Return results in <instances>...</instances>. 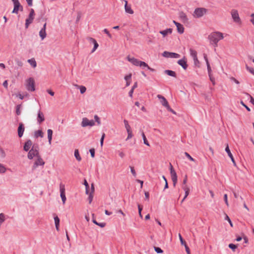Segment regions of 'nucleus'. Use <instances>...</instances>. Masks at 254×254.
Listing matches in <instances>:
<instances>
[{
  "instance_id": "f257e3e1",
  "label": "nucleus",
  "mask_w": 254,
  "mask_h": 254,
  "mask_svg": "<svg viewBox=\"0 0 254 254\" xmlns=\"http://www.w3.org/2000/svg\"><path fill=\"white\" fill-rule=\"evenodd\" d=\"M223 38V33L220 32H213L208 36V39L212 44H214V47H217V43Z\"/></svg>"
},
{
  "instance_id": "f03ea898",
  "label": "nucleus",
  "mask_w": 254,
  "mask_h": 254,
  "mask_svg": "<svg viewBox=\"0 0 254 254\" xmlns=\"http://www.w3.org/2000/svg\"><path fill=\"white\" fill-rule=\"evenodd\" d=\"M207 9L203 7H197L194 9L193 16L195 18H200L206 13Z\"/></svg>"
},
{
  "instance_id": "7ed1b4c3",
  "label": "nucleus",
  "mask_w": 254,
  "mask_h": 254,
  "mask_svg": "<svg viewBox=\"0 0 254 254\" xmlns=\"http://www.w3.org/2000/svg\"><path fill=\"white\" fill-rule=\"evenodd\" d=\"M39 155L38 151V146L33 145L32 148L29 150L28 153V158L29 159H32L34 157H37Z\"/></svg>"
},
{
  "instance_id": "20e7f679",
  "label": "nucleus",
  "mask_w": 254,
  "mask_h": 254,
  "mask_svg": "<svg viewBox=\"0 0 254 254\" xmlns=\"http://www.w3.org/2000/svg\"><path fill=\"white\" fill-rule=\"evenodd\" d=\"M26 88L28 91L31 92L35 90V82L33 78L30 77L26 80Z\"/></svg>"
},
{
  "instance_id": "39448f33",
  "label": "nucleus",
  "mask_w": 254,
  "mask_h": 254,
  "mask_svg": "<svg viewBox=\"0 0 254 254\" xmlns=\"http://www.w3.org/2000/svg\"><path fill=\"white\" fill-rule=\"evenodd\" d=\"M13 3V9L12 13L17 14L18 11H23V6L21 5L18 0H11Z\"/></svg>"
},
{
  "instance_id": "423d86ee",
  "label": "nucleus",
  "mask_w": 254,
  "mask_h": 254,
  "mask_svg": "<svg viewBox=\"0 0 254 254\" xmlns=\"http://www.w3.org/2000/svg\"><path fill=\"white\" fill-rule=\"evenodd\" d=\"M35 12L33 8L30 10V13L28 17L25 20V28H27L29 25L33 22L34 18Z\"/></svg>"
},
{
  "instance_id": "0eeeda50",
  "label": "nucleus",
  "mask_w": 254,
  "mask_h": 254,
  "mask_svg": "<svg viewBox=\"0 0 254 254\" xmlns=\"http://www.w3.org/2000/svg\"><path fill=\"white\" fill-rule=\"evenodd\" d=\"M170 170L173 186L174 187H175L177 182V175L171 163H170Z\"/></svg>"
},
{
  "instance_id": "6e6552de",
  "label": "nucleus",
  "mask_w": 254,
  "mask_h": 254,
  "mask_svg": "<svg viewBox=\"0 0 254 254\" xmlns=\"http://www.w3.org/2000/svg\"><path fill=\"white\" fill-rule=\"evenodd\" d=\"M162 56L165 58H179L180 57V55L177 53L169 52L168 51H164L162 54Z\"/></svg>"
},
{
  "instance_id": "1a4fd4ad",
  "label": "nucleus",
  "mask_w": 254,
  "mask_h": 254,
  "mask_svg": "<svg viewBox=\"0 0 254 254\" xmlns=\"http://www.w3.org/2000/svg\"><path fill=\"white\" fill-rule=\"evenodd\" d=\"M95 125V122L93 120H89L86 118H84L82 119V121L81 122V126L83 127H86L87 126L92 127Z\"/></svg>"
},
{
  "instance_id": "9d476101",
  "label": "nucleus",
  "mask_w": 254,
  "mask_h": 254,
  "mask_svg": "<svg viewBox=\"0 0 254 254\" xmlns=\"http://www.w3.org/2000/svg\"><path fill=\"white\" fill-rule=\"evenodd\" d=\"M60 195L63 201V204L65 203L66 201V196L65 193V188L64 185L62 183H61L60 185Z\"/></svg>"
},
{
  "instance_id": "9b49d317",
  "label": "nucleus",
  "mask_w": 254,
  "mask_h": 254,
  "mask_svg": "<svg viewBox=\"0 0 254 254\" xmlns=\"http://www.w3.org/2000/svg\"><path fill=\"white\" fill-rule=\"evenodd\" d=\"M37 159L35 161L32 167V170H35L38 166L45 164V162L43 160L40 155L37 157Z\"/></svg>"
},
{
  "instance_id": "f8f14e48",
  "label": "nucleus",
  "mask_w": 254,
  "mask_h": 254,
  "mask_svg": "<svg viewBox=\"0 0 254 254\" xmlns=\"http://www.w3.org/2000/svg\"><path fill=\"white\" fill-rule=\"evenodd\" d=\"M231 15L234 22H239L241 20L237 10L232 9L231 11Z\"/></svg>"
},
{
  "instance_id": "ddd939ff",
  "label": "nucleus",
  "mask_w": 254,
  "mask_h": 254,
  "mask_svg": "<svg viewBox=\"0 0 254 254\" xmlns=\"http://www.w3.org/2000/svg\"><path fill=\"white\" fill-rule=\"evenodd\" d=\"M177 63L181 65L183 68L185 70L187 69L188 68V65L187 64V60L185 58V57H184V58L181 60H179Z\"/></svg>"
},
{
  "instance_id": "4468645a",
  "label": "nucleus",
  "mask_w": 254,
  "mask_h": 254,
  "mask_svg": "<svg viewBox=\"0 0 254 254\" xmlns=\"http://www.w3.org/2000/svg\"><path fill=\"white\" fill-rule=\"evenodd\" d=\"M24 130L25 127L24 124L22 123H20L17 129L18 135L19 137H21L23 136Z\"/></svg>"
},
{
  "instance_id": "2eb2a0df",
  "label": "nucleus",
  "mask_w": 254,
  "mask_h": 254,
  "mask_svg": "<svg viewBox=\"0 0 254 254\" xmlns=\"http://www.w3.org/2000/svg\"><path fill=\"white\" fill-rule=\"evenodd\" d=\"M157 97L161 100L160 102L163 106H164L166 108H167L169 106L168 101L164 97L159 94L157 95Z\"/></svg>"
},
{
  "instance_id": "dca6fc26",
  "label": "nucleus",
  "mask_w": 254,
  "mask_h": 254,
  "mask_svg": "<svg viewBox=\"0 0 254 254\" xmlns=\"http://www.w3.org/2000/svg\"><path fill=\"white\" fill-rule=\"evenodd\" d=\"M173 23L177 26V31L180 34H183L184 32V28L183 25L181 23L176 22L175 20H173Z\"/></svg>"
},
{
  "instance_id": "f3484780",
  "label": "nucleus",
  "mask_w": 254,
  "mask_h": 254,
  "mask_svg": "<svg viewBox=\"0 0 254 254\" xmlns=\"http://www.w3.org/2000/svg\"><path fill=\"white\" fill-rule=\"evenodd\" d=\"M179 17L183 23H186L189 22V19L186 13L183 11H180L179 12Z\"/></svg>"
},
{
  "instance_id": "a211bd4d",
  "label": "nucleus",
  "mask_w": 254,
  "mask_h": 254,
  "mask_svg": "<svg viewBox=\"0 0 254 254\" xmlns=\"http://www.w3.org/2000/svg\"><path fill=\"white\" fill-rule=\"evenodd\" d=\"M128 61L130 62L132 64L135 66H138L140 64V61L134 58H131L129 56L127 57Z\"/></svg>"
},
{
  "instance_id": "6ab92c4d",
  "label": "nucleus",
  "mask_w": 254,
  "mask_h": 254,
  "mask_svg": "<svg viewBox=\"0 0 254 254\" xmlns=\"http://www.w3.org/2000/svg\"><path fill=\"white\" fill-rule=\"evenodd\" d=\"M225 151L227 153L229 157L231 158V160L232 162H233L234 165L236 166V162L235 161V159L233 157L232 154L231 153V152L230 151L228 144H227L226 147L225 148Z\"/></svg>"
},
{
  "instance_id": "aec40b11",
  "label": "nucleus",
  "mask_w": 254,
  "mask_h": 254,
  "mask_svg": "<svg viewBox=\"0 0 254 254\" xmlns=\"http://www.w3.org/2000/svg\"><path fill=\"white\" fill-rule=\"evenodd\" d=\"M32 144V141L31 140L28 139V140H27L25 142L24 146H23L24 150L26 152L29 151Z\"/></svg>"
},
{
  "instance_id": "412c9836",
  "label": "nucleus",
  "mask_w": 254,
  "mask_h": 254,
  "mask_svg": "<svg viewBox=\"0 0 254 254\" xmlns=\"http://www.w3.org/2000/svg\"><path fill=\"white\" fill-rule=\"evenodd\" d=\"M44 121H45V118H44V114L42 112H41L40 111H39L38 113L37 122L39 124H41V123H42Z\"/></svg>"
},
{
  "instance_id": "4be33fe9",
  "label": "nucleus",
  "mask_w": 254,
  "mask_h": 254,
  "mask_svg": "<svg viewBox=\"0 0 254 254\" xmlns=\"http://www.w3.org/2000/svg\"><path fill=\"white\" fill-rule=\"evenodd\" d=\"M125 11L127 13H129V14H133V10L131 8L130 6H129L127 5V0H125Z\"/></svg>"
},
{
  "instance_id": "5701e85b",
  "label": "nucleus",
  "mask_w": 254,
  "mask_h": 254,
  "mask_svg": "<svg viewBox=\"0 0 254 254\" xmlns=\"http://www.w3.org/2000/svg\"><path fill=\"white\" fill-rule=\"evenodd\" d=\"M173 29L172 28H168L165 30L160 31L159 33L162 34L163 37H165L168 34H171Z\"/></svg>"
},
{
  "instance_id": "b1692460",
  "label": "nucleus",
  "mask_w": 254,
  "mask_h": 254,
  "mask_svg": "<svg viewBox=\"0 0 254 254\" xmlns=\"http://www.w3.org/2000/svg\"><path fill=\"white\" fill-rule=\"evenodd\" d=\"M54 220H55V226L56 230L57 231L59 230V226H60V220L58 216L56 215L54 217Z\"/></svg>"
},
{
  "instance_id": "393cba45",
  "label": "nucleus",
  "mask_w": 254,
  "mask_h": 254,
  "mask_svg": "<svg viewBox=\"0 0 254 254\" xmlns=\"http://www.w3.org/2000/svg\"><path fill=\"white\" fill-rule=\"evenodd\" d=\"M164 72L170 76H172L174 77H177V74L176 72L173 70L167 69L164 71Z\"/></svg>"
},
{
  "instance_id": "a878e982",
  "label": "nucleus",
  "mask_w": 254,
  "mask_h": 254,
  "mask_svg": "<svg viewBox=\"0 0 254 254\" xmlns=\"http://www.w3.org/2000/svg\"><path fill=\"white\" fill-rule=\"evenodd\" d=\"M48 141L50 144H51L52 139L53 130L51 129H48L47 130Z\"/></svg>"
},
{
  "instance_id": "bb28decb",
  "label": "nucleus",
  "mask_w": 254,
  "mask_h": 254,
  "mask_svg": "<svg viewBox=\"0 0 254 254\" xmlns=\"http://www.w3.org/2000/svg\"><path fill=\"white\" fill-rule=\"evenodd\" d=\"M47 34L46 32V30L44 29H41L39 32V36L41 37L42 40L45 39L46 37Z\"/></svg>"
},
{
  "instance_id": "cd10ccee",
  "label": "nucleus",
  "mask_w": 254,
  "mask_h": 254,
  "mask_svg": "<svg viewBox=\"0 0 254 254\" xmlns=\"http://www.w3.org/2000/svg\"><path fill=\"white\" fill-rule=\"evenodd\" d=\"M34 137L35 138H38V137H43V132L41 130H38L35 131L34 132Z\"/></svg>"
},
{
  "instance_id": "c85d7f7f",
  "label": "nucleus",
  "mask_w": 254,
  "mask_h": 254,
  "mask_svg": "<svg viewBox=\"0 0 254 254\" xmlns=\"http://www.w3.org/2000/svg\"><path fill=\"white\" fill-rule=\"evenodd\" d=\"M182 188L183 189L185 190V196H184V198H186L187 197V196H188V195L189 194V193H190V189L189 187H188L187 186H183L182 187Z\"/></svg>"
},
{
  "instance_id": "c756f323",
  "label": "nucleus",
  "mask_w": 254,
  "mask_h": 254,
  "mask_svg": "<svg viewBox=\"0 0 254 254\" xmlns=\"http://www.w3.org/2000/svg\"><path fill=\"white\" fill-rule=\"evenodd\" d=\"M190 56L192 57L193 59L197 58V52L194 50H193L192 49H190Z\"/></svg>"
},
{
  "instance_id": "7c9ffc66",
  "label": "nucleus",
  "mask_w": 254,
  "mask_h": 254,
  "mask_svg": "<svg viewBox=\"0 0 254 254\" xmlns=\"http://www.w3.org/2000/svg\"><path fill=\"white\" fill-rule=\"evenodd\" d=\"M28 62L33 67H35L36 66V65H37L36 62L34 58H32V59H29L28 60Z\"/></svg>"
},
{
  "instance_id": "2f4dec72",
  "label": "nucleus",
  "mask_w": 254,
  "mask_h": 254,
  "mask_svg": "<svg viewBox=\"0 0 254 254\" xmlns=\"http://www.w3.org/2000/svg\"><path fill=\"white\" fill-rule=\"evenodd\" d=\"M92 222L96 225L100 226L101 228H103L106 225V223H104V222H102V223H99L98 222H97V221L94 219V218H93V220H92Z\"/></svg>"
},
{
  "instance_id": "473e14b6",
  "label": "nucleus",
  "mask_w": 254,
  "mask_h": 254,
  "mask_svg": "<svg viewBox=\"0 0 254 254\" xmlns=\"http://www.w3.org/2000/svg\"><path fill=\"white\" fill-rule=\"evenodd\" d=\"M74 156L77 161H80L81 160V158L79 155L78 149H75L74 151Z\"/></svg>"
},
{
  "instance_id": "72a5a7b5",
  "label": "nucleus",
  "mask_w": 254,
  "mask_h": 254,
  "mask_svg": "<svg viewBox=\"0 0 254 254\" xmlns=\"http://www.w3.org/2000/svg\"><path fill=\"white\" fill-rule=\"evenodd\" d=\"M141 135H142V137L143 138L144 143L145 145H147L148 146H150L149 143L148 141H147V138H146V136L145 135V134H144L143 131H142Z\"/></svg>"
},
{
  "instance_id": "f704fd0d",
  "label": "nucleus",
  "mask_w": 254,
  "mask_h": 254,
  "mask_svg": "<svg viewBox=\"0 0 254 254\" xmlns=\"http://www.w3.org/2000/svg\"><path fill=\"white\" fill-rule=\"evenodd\" d=\"M21 108V105L19 104L16 106V114L18 116L21 114L20 109Z\"/></svg>"
},
{
  "instance_id": "c9c22d12",
  "label": "nucleus",
  "mask_w": 254,
  "mask_h": 254,
  "mask_svg": "<svg viewBox=\"0 0 254 254\" xmlns=\"http://www.w3.org/2000/svg\"><path fill=\"white\" fill-rule=\"evenodd\" d=\"M84 185H85V189H86V193L87 194H88L89 193V186L87 182V181L86 180H84Z\"/></svg>"
},
{
  "instance_id": "e433bc0d",
  "label": "nucleus",
  "mask_w": 254,
  "mask_h": 254,
  "mask_svg": "<svg viewBox=\"0 0 254 254\" xmlns=\"http://www.w3.org/2000/svg\"><path fill=\"white\" fill-rule=\"evenodd\" d=\"M124 123L125 124V127H126L127 130H130L131 127L128 124V121L126 120H124Z\"/></svg>"
},
{
  "instance_id": "4c0bfd02",
  "label": "nucleus",
  "mask_w": 254,
  "mask_h": 254,
  "mask_svg": "<svg viewBox=\"0 0 254 254\" xmlns=\"http://www.w3.org/2000/svg\"><path fill=\"white\" fill-rule=\"evenodd\" d=\"M154 249L158 254H162L163 253V251L159 247L154 246Z\"/></svg>"
},
{
  "instance_id": "58836bf2",
  "label": "nucleus",
  "mask_w": 254,
  "mask_h": 254,
  "mask_svg": "<svg viewBox=\"0 0 254 254\" xmlns=\"http://www.w3.org/2000/svg\"><path fill=\"white\" fill-rule=\"evenodd\" d=\"M179 239H180L181 244L182 245H184L185 247L186 245H187L186 244V242L183 239V237H182V236L180 234H179Z\"/></svg>"
},
{
  "instance_id": "ea45409f",
  "label": "nucleus",
  "mask_w": 254,
  "mask_h": 254,
  "mask_svg": "<svg viewBox=\"0 0 254 254\" xmlns=\"http://www.w3.org/2000/svg\"><path fill=\"white\" fill-rule=\"evenodd\" d=\"M244 94L249 98H250V102L254 105V99L253 97L248 93H244Z\"/></svg>"
},
{
  "instance_id": "a19ab883",
  "label": "nucleus",
  "mask_w": 254,
  "mask_h": 254,
  "mask_svg": "<svg viewBox=\"0 0 254 254\" xmlns=\"http://www.w3.org/2000/svg\"><path fill=\"white\" fill-rule=\"evenodd\" d=\"M139 63H140V64L138 66H139L140 67H142L143 68H144L145 67H147L148 66V65L144 62L140 61V62H139Z\"/></svg>"
},
{
  "instance_id": "79ce46f5",
  "label": "nucleus",
  "mask_w": 254,
  "mask_h": 254,
  "mask_svg": "<svg viewBox=\"0 0 254 254\" xmlns=\"http://www.w3.org/2000/svg\"><path fill=\"white\" fill-rule=\"evenodd\" d=\"M246 69L254 75V69L253 67H249L248 65H246Z\"/></svg>"
},
{
  "instance_id": "37998d69",
  "label": "nucleus",
  "mask_w": 254,
  "mask_h": 254,
  "mask_svg": "<svg viewBox=\"0 0 254 254\" xmlns=\"http://www.w3.org/2000/svg\"><path fill=\"white\" fill-rule=\"evenodd\" d=\"M229 248L231 249L233 251H235L236 249L237 248V245L234 244H230L228 246Z\"/></svg>"
},
{
  "instance_id": "c03bdc74",
  "label": "nucleus",
  "mask_w": 254,
  "mask_h": 254,
  "mask_svg": "<svg viewBox=\"0 0 254 254\" xmlns=\"http://www.w3.org/2000/svg\"><path fill=\"white\" fill-rule=\"evenodd\" d=\"M185 155L190 161L194 162L195 161V160L192 157H191V156L188 152H185Z\"/></svg>"
},
{
  "instance_id": "a18cd8bd",
  "label": "nucleus",
  "mask_w": 254,
  "mask_h": 254,
  "mask_svg": "<svg viewBox=\"0 0 254 254\" xmlns=\"http://www.w3.org/2000/svg\"><path fill=\"white\" fill-rule=\"evenodd\" d=\"M6 168L4 167V166L0 164V173H3L5 172Z\"/></svg>"
},
{
  "instance_id": "49530a36",
  "label": "nucleus",
  "mask_w": 254,
  "mask_h": 254,
  "mask_svg": "<svg viewBox=\"0 0 254 254\" xmlns=\"http://www.w3.org/2000/svg\"><path fill=\"white\" fill-rule=\"evenodd\" d=\"M127 139H128L129 138H131L132 137V131L131 130H127Z\"/></svg>"
},
{
  "instance_id": "de8ad7c7",
  "label": "nucleus",
  "mask_w": 254,
  "mask_h": 254,
  "mask_svg": "<svg viewBox=\"0 0 254 254\" xmlns=\"http://www.w3.org/2000/svg\"><path fill=\"white\" fill-rule=\"evenodd\" d=\"M93 44H94V47L91 51L92 53H93L97 49V48L99 46V45H98V43L97 42V41H96L95 42H94Z\"/></svg>"
},
{
  "instance_id": "09e8293b",
  "label": "nucleus",
  "mask_w": 254,
  "mask_h": 254,
  "mask_svg": "<svg viewBox=\"0 0 254 254\" xmlns=\"http://www.w3.org/2000/svg\"><path fill=\"white\" fill-rule=\"evenodd\" d=\"M86 90V88L84 86H80V92L81 94H83L85 92Z\"/></svg>"
},
{
  "instance_id": "8fccbe9b",
  "label": "nucleus",
  "mask_w": 254,
  "mask_h": 254,
  "mask_svg": "<svg viewBox=\"0 0 254 254\" xmlns=\"http://www.w3.org/2000/svg\"><path fill=\"white\" fill-rule=\"evenodd\" d=\"M130 168V171H131V173H132V175L135 177L136 176V173L135 172V171L134 169V167H131V166H129Z\"/></svg>"
},
{
  "instance_id": "3c124183",
  "label": "nucleus",
  "mask_w": 254,
  "mask_h": 254,
  "mask_svg": "<svg viewBox=\"0 0 254 254\" xmlns=\"http://www.w3.org/2000/svg\"><path fill=\"white\" fill-rule=\"evenodd\" d=\"M94 119H95V121L97 123V124L98 125H100L101 124L100 118L97 115L94 116Z\"/></svg>"
},
{
  "instance_id": "603ef678",
  "label": "nucleus",
  "mask_w": 254,
  "mask_h": 254,
  "mask_svg": "<svg viewBox=\"0 0 254 254\" xmlns=\"http://www.w3.org/2000/svg\"><path fill=\"white\" fill-rule=\"evenodd\" d=\"M240 103L241 104V105H242V106H244V107L247 109V110L248 111H249V112L251 111V109H250V108L248 106H247V105H246L244 103V102H243V101H241Z\"/></svg>"
},
{
  "instance_id": "864d4df0",
  "label": "nucleus",
  "mask_w": 254,
  "mask_h": 254,
  "mask_svg": "<svg viewBox=\"0 0 254 254\" xmlns=\"http://www.w3.org/2000/svg\"><path fill=\"white\" fill-rule=\"evenodd\" d=\"M207 64L208 75H209V76H210V74L211 72V67H210L209 62H207V64Z\"/></svg>"
},
{
  "instance_id": "5fc2aeb1",
  "label": "nucleus",
  "mask_w": 254,
  "mask_h": 254,
  "mask_svg": "<svg viewBox=\"0 0 254 254\" xmlns=\"http://www.w3.org/2000/svg\"><path fill=\"white\" fill-rule=\"evenodd\" d=\"M105 136V134L104 133H103L101 136V138L100 139V145L101 146H102L103 145L104 139Z\"/></svg>"
},
{
  "instance_id": "6e6d98bb",
  "label": "nucleus",
  "mask_w": 254,
  "mask_h": 254,
  "mask_svg": "<svg viewBox=\"0 0 254 254\" xmlns=\"http://www.w3.org/2000/svg\"><path fill=\"white\" fill-rule=\"evenodd\" d=\"M89 152L91 154V156L92 158H94L95 157V149L94 148H91L89 150Z\"/></svg>"
},
{
  "instance_id": "4d7b16f0",
  "label": "nucleus",
  "mask_w": 254,
  "mask_h": 254,
  "mask_svg": "<svg viewBox=\"0 0 254 254\" xmlns=\"http://www.w3.org/2000/svg\"><path fill=\"white\" fill-rule=\"evenodd\" d=\"M194 61V64L195 66L199 67V62L197 58L193 59Z\"/></svg>"
},
{
  "instance_id": "13d9d810",
  "label": "nucleus",
  "mask_w": 254,
  "mask_h": 254,
  "mask_svg": "<svg viewBox=\"0 0 254 254\" xmlns=\"http://www.w3.org/2000/svg\"><path fill=\"white\" fill-rule=\"evenodd\" d=\"M93 196L92 193H89V196H88V199L89 200V203H91V202L93 200Z\"/></svg>"
},
{
  "instance_id": "bf43d9fd",
  "label": "nucleus",
  "mask_w": 254,
  "mask_h": 254,
  "mask_svg": "<svg viewBox=\"0 0 254 254\" xmlns=\"http://www.w3.org/2000/svg\"><path fill=\"white\" fill-rule=\"evenodd\" d=\"M103 32H104L105 33L107 34V35H108V36L110 38H112V35H111V34L109 33V31L108 30V29H104L103 30Z\"/></svg>"
},
{
  "instance_id": "052dcab7",
  "label": "nucleus",
  "mask_w": 254,
  "mask_h": 254,
  "mask_svg": "<svg viewBox=\"0 0 254 254\" xmlns=\"http://www.w3.org/2000/svg\"><path fill=\"white\" fill-rule=\"evenodd\" d=\"M131 78V74H129L125 76V79L126 81H130Z\"/></svg>"
},
{
  "instance_id": "680f3d73",
  "label": "nucleus",
  "mask_w": 254,
  "mask_h": 254,
  "mask_svg": "<svg viewBox=\"0 0 254 254\" xmlns=\"http://www.w3.org/2000/svg\"><path fill=\"white\" fill-rule=\"evenodd\" d=\"M224 200L225 201V202L227 206H228L229 204H228V202L227 194H224Z\"/></svg>"
},
{
  "instance_id": "e2e57ef3",
  "label": "nucleus",
  "mask_w": 254,
  "mask_h": 254,
  "mask_svg": "<svg viewBox=\"0 0 254 254\" xmlns=\"http://www.w3.org/2000/svg\"><path fill=\"white\" fill-rule=\"evenodd\" d=\"M87 40H88V41L89 42L92 43H94V42H95L96 41L95 39L91 38V37L87 38Z\"/></svg>"
},
{
  "instance_id": "0e129e2a",
  "label": "nucleus",
  "mask_w": 254,
  "mask_h": 254,
  "mask_svg": "<svg viewBox=\"0 0 254 254\" xmlns=\"http://www.w3.org/2000/svg\"><path fill=\"white\" fill-rule=\"evenodd\" d=\"M225 219L228 220V221L229 222L230 225H231V227H233V224H232V221H231L230 218L228 217V215H226V218H225Z\"/></svg>"
},
{
  "instance_id": "69168bd1",
  "label": "nucleus",
  "mask_w": 254,
  "mask_h": 254,
  "mask_svg": "<svg viewBox=\"0 0 254 254\" xmlns=\"http://www.w3.org/2000/svg\"><path fill=\"white\" fill-rule=\"evenodd\" d=\"M0 154L1 157L4 158L5 157V155L4 151L1 148L0 149Z\"/></svg>"
},
{
  "instance_id": "338daca9",
  "label": "nucleus",
  "mask_w": 254,
  "mask_h": 254,
  "mask_svg": "<svg viewBox=\"0 0 254 254\" xmlns=\"http://www.w3.org/2000/svg\"><path fill=\"white\" fill-rule=\"evenodd\" d=\"M185 247L187 254H190V250L189 247L187 245H186Z\"/></svg>"
},
{
  "instance_id": "774afa93",
  "label": "nucleus",
  "mask_w": 254,
  "mask_h": 254,
  "mask_svg": "<svg viewBox=\"0 0 254 254\" xmlns=\"http://www.w3.org/2000/svg\"><path fill=\"white\" fill-rule=\"evenodd\" d=\"M252 19H251V21L254 25V13L251 14Z\"/></svg>"
}]
</instances>
